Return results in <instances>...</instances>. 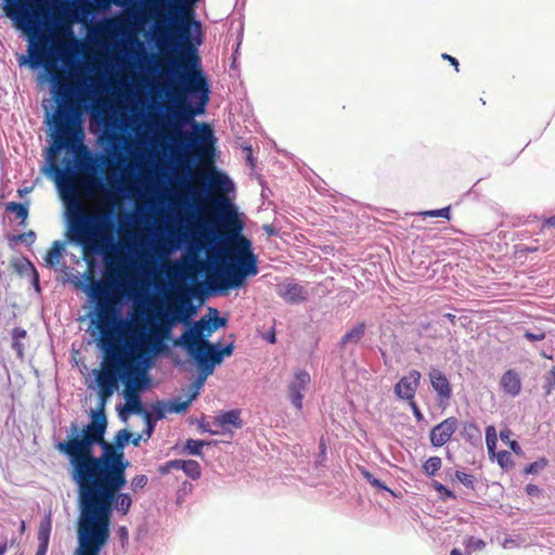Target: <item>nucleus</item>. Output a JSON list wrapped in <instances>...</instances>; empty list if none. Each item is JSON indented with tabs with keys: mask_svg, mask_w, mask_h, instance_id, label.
I'll list each match as a JSON object with an SVG mask.
<instances>
[{
	"mask_svg": "<svg viewBox=\"0 0 555 555\" xmlns=\"http://www.w3.org/2000/svg\"><path fill=\"white\" fill-rule=\"evenodd\" d=\"M434 488L438 491L443 500L455 499V494L442 483L434 481Z\"/></svg>",
	"mask_w": 555,
	"mask_h": 555,
	"instance_id": "473e14b6",
	"label": "nucleus"
},
{
	"mask_svg": "<svg viewBox=\"0 0 555 555\" xmlns=\"http://www.w3.org/2000/svg\"><path fill=\"white\" fill-rule=\"evenodd\" d=\"M156 3L162 4V7H164V5H165V4H164V2H163V1H160V0H156Z\"/></svg>",
	"mask_w": 555,
	"mask_h": 555,
	"instance_id": "e2e57ef3",
	"label": "nucleus"
},
{
	"mask_svg": "<svg viewBox=\"0 0 555 555\" xmlns=\"http://www.w3.org/2000/svg\"><path fill=\"white\" fill-rule=\"evenodd\" d=\"M247 153H248V159L250 160L251 159V149L250 147H247Z\"/></svg>",
	"mask_w": 555,
	"mask_h": 555,
	"instance_id": "13d9d810",
	"label": "nucleus"
},
{
	"mask_svg": "<svg viewBox=\"0 0 555 555\" xmlns=\"http://www.w3.org/2000/svg\"><path fill=\"white\" fill-rule=\"evenodd\" d=\"M198 429L210 435L232 438L234 429L243 426L242 418H195Z\"/></svg>",
	"mask_w": 555,
	"mask_h": 555,
	"instance_id": "9b49d317",
	"label": "nucleus"
},
{
	"mask_svg": "<svg viewBox=\"0 0 555 555\" xmlns=\"http://www.w3.org/2000/svg\"><path fill=\"white\" fill-rule=\"evenodd\" d=\"M320 447H321L322 451H324V450H325V444H324V442H323V441H321Z\"/></svg>",
	"mask_w": 555,
	"mask_h": 555,
	"instance_id": "680f3d73",
	"label": "nucleus"
},
{
	"mask_svg": "<svg viewBox=\"0 0 555 555\" xmlns=\"http://www.w3.org/2000/svg\"><path fill=\"white\" fill-rule=\"evenodd\" d=\"M512 431L509 429L501 430L500 438L503 442L508 443L511 440Z\"/></svg>",
	"mask_w": 555,
	"mask_h": 555,
	"instance_id": "79ce46f5",
	"label": "nucleus"
},
{
	"mask_svg": "<svg viewBox=\"0 0 555 555\" xmlns=\"http://www.w3.org/2000/svg\"><path fill=\"white\" fill-rule=\"evenodd\" d=\"M56 109L52 116V144L49 147V171L53 173L62 198L74 207L68 212V236L82 247L89 267L92 256L103 255L104 282L92 281L90 295L96 300V328L100 332V346L106 353L108 366L103 378L109 376L111 369L120 362L117 347L124 346L128 336L139 337L146 333L145 323H132L118 317L116 286L130 276V267L121 246L114 242V221L111 211H90L79 201L90 196L100 186V181L87 171L81 157H87L83 144L85 132L81 125V103L83 90L78 79L72 75H50Z\"/></svg>",
	"mask_w": 555,
	"mask_h": 555,
	"instance_id": "f257e3e1",
	"label": "nucleus"
},
{
	"mask_svg": "<svg viewBox=\"0 0 555 555\" xmlns=\"http://www.w3.org/2000/svg\"><path fill=\"white\" fill-rule=\"evenodd\" d=\"M524 336L530 341H541L545 338V332L542 330H539L537 333L527 331Z\"/></svg>",
	"mask_w": 555,
	"mask_h": 555,
	"instance_id": "f704fd0d",
	"label": "nucleus"
},
{
	"mask_svg": "<svg viewBox=\"0 0 555 555\" xmlns=\"http://www.w3.org/2000/svg\"><path fill=\"white\" fill-rule=\"evenodd\" d=\"M364 476L366 477L367 481L373 485L374 487H377V488H384L383 483L380 480L376 479L373 477L372 474L370 473H365Z\"/></svg>",
	"mask_w": 555,
	"mask_h": 555,
	"instance_id": "4c0bfd02",
	"label": "nucleus"
},
{
	"mask_svg": "<svg viewBox=\"0 0 555 555\" xmlns=\"http://www.w3.org/2000/svg\"><path fill=\"white\" fill-rule=\"evenodd\" d=\"M441 56L443 60H447L452 66H454V69L456 72H459V61L455 57H453L447 53H443Z\"/></svg>",
	"mask_w": 555,
	"mask_h": 555,
	"instance_id": "58836bf2",
	"label": "nucleus"
},
{
	"mask_svg": "<svg viewBox=\"0 0 555 555\" xmlns=\"http://www.w3.org/2000/svg\"><path fill=\"white\" fill-rule=\"evenodd\" d=\"M185 188H186L188 192H190L192 194L193 201L198 202V203L202 202L198 194L195 191H193L191 184H186Z\"/></svg>",
	"mask_w": 555,
	"mask_h": 555,
	"instance_id": "c03bdc74",
	"label": "nucleus"
},
{
	"mask_svg": "<svg viewBox=\"0 0 555 555\" xmlns=\"http://www.w3.org/2000/svg\"><path fill=\"white\" fill-rule=\"evenodd\" d=\"M502 545L504 548L519 547V543L512 538H505Z\"/></svg>",
	"mask_w": 555,
	"mask_h": 555,
	"instance_id": "a19ab883",
	"label": "nucleus"
},
{
	"mask_svg": "<svg viewBox=\"0 0 555 555\" xmlns=\"http://www.w3.org/2000/svg\"><path fill=\"white\" fill-rule=\"evenodd\" d=\"M36 240V233L33 230H29L25 233L15 235L12 237V241L20 242V243H26V244H33Z\"/></svg>",
	"mask_w": 555,
	"mask_h": 555,
	"instance_id": "2f4dec72",
	"label": "nucleus"
},
{
	"mask_svg": "<svg viewBox=\"0 0 555 555\" xmlns=\"http://www.w3.org/2000/svg\"><path fill=\"white\" fill-rule=\"evenodd\" d=\"M263 230L269 234V235H275V229L272 224H264L263 225Z\"/></svg>",
	"mask_w": 555,
	"mask_h": 555,
	"instance_id": "49530a36",
	"label": "nucleus"
},
{
	"mask_svg": "<svg viewBox=\"0 0 555 555\" xmlns=\"http://www.w3.org/2000/svg\"><path fill=\"white\" fill-rule=\"evenodd\" d=\"M500 386L506 395L516 397L521 390V380L515 370H507L500 379Z\"/></svg>",
	"mask_w": 555,
	"mask_h": 555,
	"instance_id": "f3484780",
	"label": "nucleus"
},
{
	"mask_svg": "<svg viewBox=\"0 0 555 555\" xmlns=\"http://www.w3.org/2000/svg\"><path fill=\"white\" fill-rule=\"evenodd\" d=\"M49 547V543L46 542H39L38 550L36 552V555H47Z\"/></svg>",
	"mask_w": 555,
	"mask_h": 555,
	"instance_id": "37998d69",
	"label": "nucleus"
},
{
	"mask_svg": "<svg viewBox=\"0 0 555 555\" xmlns=\"http://www.w3.org/2000/svg\"><path fill=\"white\" fill-rule=\"evenodd\" d=\"M268 340H269V343L274 344V343H275V334H274V333H272V334L268 337Z\"/></svg>",
	"mask_w": 555,
	"mask_h": 555,
	"instance_id": "5fc2aeb1",
	"label": "nucleus"
},
{
	"mask_svg": "<svg viewBox=\"0 0 555 555\" xmlns=\"http://www.w3.org/2000/svg\"><path fill=\"white\" fill-rule=\"evenodd\" d=\"M5 211L10 214H14L17 219L21 220L22 224H25L26 219L28 218V208L25 204L10 202L5 205Z\"/></svg>",
	"mask_w": 555,
	"mask_h": 555,
	"instance_id": "4be33fe9",
	"label": "nucleus"
},
{
	"mask_svg": "<svg viewBox=\"0 0 555 555\" xmlns=\"http://www.w3.org/2000/svg\"><path fill=\"white\" fill-rule=\"evenodd\" d=\"M496 440L498 439L494 427L489 426L486 430V443L490 459H493L495 455Z\"/></svg>",
	"mask_w": 555,
	"mask_h": 555,
	"instance_id": "b1692460",
	"label": "nucleus"
},
{
	"mask_svg": "<svg viewBox=\"0 0 555 555\" xmlns=\"http://www.w3.org/2000/svg\"><path fill=\"white\" fill-rule=\"evenodd\" d=\"M494 457H496L498 464L502 468H508L513 465L512 455L508 451H500L495 453Z\"/></svg>",
	"mask_w": 555,
	"mask_h": 555,
	"instance_id": "c85d7f7f",
	"label": "nucleus"
},
{
	"mask_svg": "<svg viewBox=\"0 0 555 555\" xmlns=\"http://www.w3.org/2000/svg\"><path fill=\"white\" fill-rule=\"evenodd\" d=\"M147 481L149 479L145 475H135L130 481V487L135 492L143 489L147 485Z\"/></svg>",
	"mask_w": 555,
	"mask_h": 555,
	"instance_id": "7c9ffc66",
	"label": "nucleus"
},
{
	"mask_svg": "<svg viewBox=\"0 0 555 555\" xmlns=\"http://www.w3.org/2000/svg\"><path fill=\"white\" fill-rule=\"evenodd\" d=\"M177 133L180 137L181 142L199 158L209 157L212 153V131L206 124L202 125L199 132L182 133L181 131H178Z\"/></svg>",
	"mask_w": 555,
	"mask_h": 555,
	"instance_id": "9d476101",
	"label": "nucleus"
},
{
	"mask_svg": "<svg viewBox=\"0 0 555 555\" xmlns=\"http://www.w3.org/2000/svg\"><path fill=\"white\" fill-rule=\"evenodd\" d=\"M450 555H463L462 552L457 548H453L450 553Z\"/></svg>",
	"mask_w": 555,
	"mask_h": 555,
	"instance_id": "6e6d98bb",
	"label": "nucleus"
},
{
	"mask_svg": "<svg viewBox=\"0 0 555 555\" xmlns=\"http://www.w3.org/2000/svg\"><path fill=\"white\" fill-rule=\"evenodd\" d=\"M310 382L311 377L307 371L298 370L295 372L294 379L289 384V399L297 409L302 406V392L307 389Z\"/></svg>",
	"mask_w": 555,
	"mask_h": 555,
	"instance_id": "ddd939ff",
	"label": "nucleus"
},
{
	"mask_svg": "<svg viewBox=\"0 0 555 555\" xmlns=\"http://www.w3.org/2000/svg\"><path fill=\"white\" fill-rule=\"evenodd\" d=\"M421 380V373L416 370H412L408 375L403 376L395 386L396 395L404 400L409 401V404L412 406L414 416H422L420 410L414 403L413 399L418 388Z\"/></svg>",
	"mask_w": 555,
	"mask_h": 555,
	"instance_id": "f8f14e48",
	"label": "nucleus"
},
{
	"mask_svg": "<svg viewBox=\"0 0 555 555\" xmlns=\"http://www.w3.org/2000/svg\"><path fill=\"white\" fill-rule=\"evenodd\" d=\"M508 444H509L511 449H512L515 453H518V452L520 451V447H519V444H518V442H517V441L512 440V441H509V442H508Z\"/></svg>",
	"mask_w": 555,
	"mask_h": 555,
	"instance_id": "de8ad7c7",
	"label": "nucleus"
},
{
	"mask_svg": "<svg viewBox=\"0 0 555 555\" xmlns=\"http://www.w3.org/2000/svg\"><path fill=\"white\" fill-rule=\"evenodd\" d=\"M126 529L121 528V534H125Z\"/></svg>",
	"mask_w": 555,
	"mask_h": 555,
	"instance_id": "69168bd1",
	"label": "nucleus"
},
{
	"mask_svg": "<svg viewBox=\"0 0 555 555\" xmlns=\"http://www.w3.org/2000/svg\"><path fill=\"white\" fill-rule=\"evenodd\" d=\"M545 225L551 227V228H555V215L550 217V218H547L544 221L543 227H545Z\"/></svg>",
	"mask_w": 555,
	"mask_h": 555,
	"instance_id": "a18cd8bd",
	"label": "nucleus"
},
{
	"mask_svg": "<svg viewBox=\"0 0 555 555\" xmlns=\"http://www.w3.org/2000/svg\"><path fill=\"white\" fill-rule=\"evenodd\" d=\"M126 529L121 528V534H125Z\"/></svg>",
	"mask_w": 555,
	"mask_h": 555,
	"instance_id": "338daca9",
	"label": "nucleus"
},
{
	"mask_svg": "<svg viewBox=\"0 0 555 555\" xmlns=\"http://www.w3.org/2000/svg\"><path fill=\"white\" fill-rule=\"evenodd\" d=\"M199 0H169L173 17L172 36L177 53L172 66L177 80L167 92L175 102L173 115L178 121L192 120L205 113L210 100V85L202 69L198 47L203 43L201 22L194 20V7Z\"/></svg>",
	"mask_w": 555,
	"mask_h": 555,
	"instance_id": "f03ea898",
	"label": "nucleus"
},
{
	"mask_svg": "<svg viewBox=\"0 0 555 555\" xmlns=\"http://www.w3.org/2000/svg\"><path fill=\"white\" fill-rule=\"evenodd\" d=\"M208 233L212 234L214 236H216V232L212 230V229H209L208 230Z\"/></svg>",
	"mask_w": 555,
	"mask_h": 555,
	"instance_id": "052dcab7",
	"label": "nucleus"
},
{
	"mask_svg": "<svg viewBox=\"0 0 555 555\" xmlns=\"http://www.w3.org/2000/svg\"><path fill=\"white\" fill-rule=\"evenodd\" d=\"M456 429V423L453 418H444L430 431V442L434 447H442L447 443Z\"/></svg>",
	"mask_w": 555,
	"mask_h": 555,
	"instance_id": "4468645a",
	"label": "nucleus"
},
{
	"mask_svg": "<svg viewBox=\"0 0 555 555\" xmlns=\"http://www.w3.org/2000/svg\"><path fill=\"white\" fill-rule=\"evenodd\" d=\"M430 383L435 391L441 399L451 397V386L448 378L439 370L433 369L429 372Z\"/></svg>",
	"mask_w": 555,
	"mask_h": 555,
	"instance_id": "a211bd4d",
	"label": "nucleus"
},
{
	"mask_svg": "<svg viewBox=\"0 0 555 555\" xmlns=\"http://www.w3.org/2000/svg\"><path fill=\"white\" fill-rule=\"evenodd\" d=\"M211 207L228 227L235 225L230 242L218 249V271L209 274L207 280L212 291L225 292L243 286L247 278L258 274V258L251 249L250 241L240 234L241 225L236 224L235 214L228 199L223 196L212 198Z\"/></svg>",
	"mask_w": 555,
	"mask_h": 555,
	"instance_id": "39448f33",
	"label": "nucleus"
},
{
	"mask_svg": "<svg viewBox=\"0 0 555 555\" xmlns=\"http://www.w3.org/2000/svg\"><path fill=\"white\" fill-rule=\"evenodd\" d=\"M170 468L181 469L192 479H197L201 476V466L194 460H172L166 463L165 467L160 468L163 474L169 472Z\"/></svg>",
	"mask_w": 555,
	"mask_h": 555,
	"instance_id": "dca6fc26",
	"label": "nucleus"
},
{
	"mask_svg": "<svg viewBox=\"0 0 555 555\" xmlns=\"http://www.w3.org/2000/svg\"><path fill=\"white\" fill-rule=\"evenodd\" d=\"M159 418H144L145 421V429L143 431V434H139V435H134L133 434V437L130 439V442L134 446V447H138L140 444V441L141 440H146L151 437L153 430H154V427L156 425V422L158 421Z\"/></svg>",
	"mask_w": 555,
	"mask_h": 555,
	"instance_id": "5701e85b",
	"label": "nucleus"
},
{
	"mask_svg": "<svg viewBox=\"0 0 555 555\" xmlns=\"http://www.w3.org/2000/svg\"><path fill=\"white\" fill-rule=\"evenodd\" d=\"M538 491H539V489H538L537 486H533V485H528L527 486V493L528 494H534Z\"/></svg>",
	"mask_w": 555,
	"mask_h": 555,
	"instance_id": "09e8293b",
	"label": "nucleus"
},
{
	"mask_svg": "<svg viewBox=\"0 0 555 555\" xmlns=\"http://www.w3.org/2000/svg\"><path fill=\"white\" fill-rule=\"evenodd\" d=\"M24 530H25V522L22 521V524H21V531L23 532Z\"/></svg>",
	"mask_w": 555,
	"mask_h": 555,
	"instance_id": "bf43d9fd",
	"label": "nucleus"
},
{
	"mask_svg": "<svg viewBox=\"0 0 555 555\" xmlns=\"http://www.w3.org/2000/svg\"><path fill=\"white\" fill-rule=\"evenodd\" d=\"M365 333V324L359 323L357 326H354L352 330L347 332L340 339V347L344 348L348 344H357L361 340V338L364 336Z\"/></svg>",
	"mask_w": 555,
	"mask_h": 555,
	"instance_id": "6ab92c4d",
	"label": "nucleus"
},
{
	"mask_svg": "<svg viewBox=\"0 0 555 555\" xmlns=\"http://www.w3.org/2000/svg\"><path fill=\"white\" fill-rule=\"evenodd\" d=\"M276 293L281 298L291 304L301 302L307 298V292L305 288L293 282L279 284L276 286Z\"/></svg>",
	"mask_w": 555,
	"mask_h": 555,
	"instance_id": "2eb2a0df",
	"label": "nucleus"
},
{
	"mask_svg": "<svg viewBox=\"0 0 555 555\" xmlns=\"http://www.w3.org/2000/svg\"><path fill=\"white\" fill-rule=\"evenodd\" d=\"M223 177L217 172H211L210 175V183L212 185H220L222 183Z\"/></svg>",
	"mask_w": 555,
	"mask_h": 555,
	"instance_id": "ea45409f",
	"label": "nucleus"
},
{
	"mask_svg": "<svg viewBox=\"0 0 555 555\" xmlns=\"http://www.w3.org/2000/svg\"><path fill=\"white\" fill-rule=\"evenodd\" d=\"M52 530V516L48 513L40 521L38 528V542H50V535Z\"/></svg>",
	"mask_w": 555,
	"mask_h": 555,
	"instance_id": "412c9836",
	"label": "nucleus"
},
{
	"mask_svg": "<svg viewBox=\"0 0 555 555\" xmlns=\"http://www.w3.org/2000/svg\"><path fill=\"white\" fill-rule=\"evenodd\" d=\"M455 477L466 488L472 489V490L475 489L476 478L474 475L456 470Z\"/></svg>",
	"mask_w": 555,
	"mask_h": 555,
	"instance_id": "bb28decb",
	"label": "nucleus"
},
{
	"mask_svg": "<svg viewBox=\"0 0 555 555\" xmlns=\"http://www.w3.org/2000/svg\"><path fill=\"white\" fill-rule=\"evenodd\" d=\"M207 444L208 442L203 440L188 439L184 444V450L192 455H202V448Z\"/></svg>",
	"mask_w": 555,
	"mask_h": 555,
	"instance_id": "a878e982",
	"label": "nucleus"
},
{
	"mask_svg": "<svg viewBox=\"0 0 555 555\" xmlns=\"http://www.w3.org/2000/svg\"><path fill=\"white\" fill-rule=\"evenodd\" d=\"M132 437L133 434L125 428L115 434L112 442L104 443L101 472L127 470L130 462L125 456V448Z\"/></svg>",
	"mask_w": 555,
	"mask_h": 555,
	"instance_id": "1a4fd4ad",
	"label": "nucleus"
},
{
	"mask_svg": "<svg viewBox=\"0 0 555 555\" xmlns=\"http://www.w3.org/2000/svg\"><path fill=\"white\" fill-rule=\"evenodd\" d=\"M63 250H64L63 242L54 241L44 257L47 264L50 267L57 264L63 256Z\"/></svg>",
	"mask_w": 555,
	"mask_h": 555,
	"instance_id": "aec40b11",
	"label": "nucleus"
},
{
	"mask_svg": "<svg viewBox=\"0 0 555 555\" xmlns=\"http://www.w3.org/2000/svg\"><path fill=\"white\" fill-rule=\"evenodd\" d=\"M157 416H158V417L164 416V412H158Z\"/></svg>",
	"mask_w": 555,
	"mask_h": 555,
	"instance_id": "0e129e2a",
	"label": "nucleus"
},
{
	"mask_svg": "<svg viewBox=\"0 0 555 555\" xmlns=\"http://www.w3.org/2000/svg\"><path fill=\"white\" fill-rule=\"evenodd\" d=\"M442 466V461L439 456H430L424 464L423 469L428 476H434Z\"/></svg>",
	"mask_w": 555,
	"mask_h": 555,
	"instance_id": "393cba45",
	"label": "nucleus"
},
{
	"mask_svg": "<svg viewBox=\"0 0 555 555\" xmlns=\"http://www.w3.org/2000/svg\"><path fill=\"white\" fill-rule=\"evenodd\" d=\"M90 416H93V417H96V416H105V414H104V411H103V410H100V411H91V412H90Z\"/></svg>",
	"mask_w": 555,
	"mask_h": 555,
	"instance_id": "3c124183",
	"label": "nucleus"
},
{
	"mask_svg": "<svg viewBox=\"0 0 555 555\" xmlns=\"http://www.w3.org/2000/svg\"><path fill=\"white\" fill-rule=\"evenodd\" d=\"M7 548H8V542L7 540H4L1 544H0V555H4L5 552H7Z\"/></svg>",
	"mask_w": 555,
	"mask_h": 555,
	"instance_id": "8fccbe9b",
	"label": "nucleus"
},
{
	"mask_svg": "<svg viewBox=\"0 0 555 555\" xmlns=\"http://www.w3.org/2000/svg\"><path fill=\"white\" fill-rule=\"evenodd\" d=\"M220 416H228V417L237 416V413H236V411H228V412H224L223 414H221Z\"/></svg>",
	"mask_w": 555,
	"mask_h": 555,
	"instance_id": "864d4df0",
	"label": "nucleus"
},
{
	"mask_svg": "<svg viewBox=\"0 0 555 555\" xmlns=\"http://www.w3.org/2000/svg\"><path fill=\"white\" fill-rule=\"evenodd\" d=\"M543 465L539 464L538 462H534V463H531L530 465H528L526 468H525V473L526 474H535L539 472V469L542 467Z\"/></svg>",
	"mask_w": 555,
	"mask_h": 555,
	"instance_id": "e433bc0d",
	"label": "nucleus"
},
{
	"mask_svg": "<svg viewBox=\"0 0 555 555\" xmlns=\"http://www.w3.org/2000/svg\"><path fill=\"white\" fill-rule=\"evenodd\" d=\"M157 332L163 335L169 332V324L159 325L157 328L151 330L150 333H140L139 337L128 336L124 346L117 347L120 356V362L111 369L108 378H103V373L108 366L106 362V353L103 354L101 370L96 372L95 380L99 387V393L102 400L109 398L118 388L120 380H124L127 397V410L133 413H142L143 416H153L143 410L138 390L143 388L147 382L146 372L141 367V361L145 357L154 354L158 350L159 337Z\"/></svg>",
	"mask_w": 555,
	"mask_h": 555,
	"instance_id": "20e7f679",
	"label": "nucleus"
},
{
	"mask_svg": "<svg viewBox=\"0 0 555 555\" xmlns=\"http://www.w3.org/2000/svg\"><path fill=\"white\" fill-rule=\"evenodd\" d=\"M546 384L547 387H555V365L550 370V372L546 375Z\"/></svg>",
	"mask_w": 555,
	"mask_h": 555,
	"instance_id": "c9c22d12",
	"label": "nucleus"
},
{
	"mask_svg": "<svg viewBox=\"0 0 555 555\" xmlns=\"http://www.w3.org/2000/svg\"><path fill=\"white\" fill-rule=\"evenodd\" d=\"M126 472H100L76 483L77 555H100L109 539L113 509L124 516L129 513L132 499L129 493L120 492L127 483Z\"/></svg>",
	"mask_w": 555,
	"mask_h": 555,
	"instance_id": "7ed1b4c3",
	"label": "nucleus"
},
{
	"mask_svg": "<svg viewBox=\"0 0 555 555\" xmlns=\"http://www.w3.org/2000/svg\"><path fill=\"white\" fill-rule=\"evenodd\" d=\"M215 313L212 319H206L205 317L196 321L191 327H189L181 337L176 341V345H181L188 352H201L215 354L219 353L221 349H218V345H212L207 340L216 330L224 326L227 320L218 317L217 309H210Z\"/></svg>",
	"mask_w": 555,
	"mask_h": 555,
	"instance_id": "0eeeda50",
	"label": "nucleus"
},
{
	"mask_svg": "<svg viewBox=\"0 0 555 555\" xmlns=\"http://www.w3.org/2000/svg\"><path fill=\"white\" fill-rule=\"evenodd\" d=\"M450 210L451 207L447 206L440 209L422 211L420 212V215L423 217H441L446 218L447 220H450Z\"/></svg>",
	"mask_w": 555,
	"mask_h": 555,
	"instance_id": "cd10ccee",
	"label": "nucleus"
},
{
	"mask_svg": "<svg viewBox=\"0 0 555 555\" xmlns=\"http://www.w3.org/2000/svg\"><path fill=\"white\" fill-rule=\"evenodd\" d=\"M466 547L472 551L483 550L486 547V542L481 539L469 537L466 542Z\"/></svg>",
	"mask_w": 555,
	"mask_h": 555,
	"instance_id": "72a5a7b5",
	"label": "nucleus"
},
{
	"mask_svg": "<svg viewBox=\"0 0 555 555\" xmlns=\"http://www.w3.org/2000/svg\"><path fill=\"white\" fill-rule=\"evenodd\" d=\"M178 301H179V304L175 305V307L172 308L173 319H179V317L183 312L184 305H189L190 304L189 297L186 295L179 296L178 297Z\"/></svg>",
	"mask_w": 555,
	"mask_h": 555,
	"instance_id": "c756f323",
	"label": "nucleus"
},
{
	"mask_svg": "<svg viewBox=\"0 0 555 555\" xmlns=\"http://www.w3.org/2000/svg\"><path fill=\"white\" fill-rule=\"evenodd\" d=\"M106 428L107 418H91L81 437H72L57 444L69 459V476L75 485L101 472Z\"/></svg>",
	"mask_w": 555,
	"mask_h": 555,
	"instance_id": "423d86ee",
	"label": "nucleus"
},
{
	"mask_svg": "<svg viewBox=\"0 0 555 555\" xmlns=\"http://www.w3.org/2000/svg\"><path fill=\"white\" fill-rule=\"evenodd\" d=\"M446 318L452 323L454 324L455 323V320H456V317L452 313H447L446 314Z\"/></svg>",
	"mask_w": 555,
	"mask_h": 555,
	"instance_id": "603ef678",
	"label": "nucleus"
},
{
	"mask_svg": "<svg viewBox=\"0 0 555 555\" xmlns=\"http://www.w3.org/2000/svg\"><path fill=\"white\" fill-rule=\"evenodd\" d=\"M526 251H529V253H533V251H537L538 248L537 247H528L525 249Z\"/></svg>",
	"mask_w": 555,
	"mask_h": 555,
	"instance_id": "4d7b16f0",
	"label": "nucleus"
},
{
	"mask_svg": "<svg viewBox=\"0 0 555 555\" xmlns=\"http://www.w3.org/2000/svg\"><path fill=\"white\" fill-rule=\"evenodd\" d=\"M234 345L233 343L227 345L221 348L219 353L207 354L201 352H188L190 357H192L199 367V375L194 382V391L189 396L185 401H182L180 398H176L169 401L165 406V412L169 413H182L186 406L192 402L193 399L198 395V390L203 387L206 378L214 373L216 365L222 363L224 357H229L233 353Z\"/></svg>",
	"mask_w": 555,
	"mask_h": 555,
	"instance_id": "6e6552de",
	"label": "nucleus"
}]
</instances>
